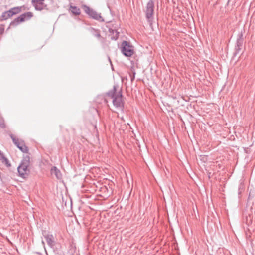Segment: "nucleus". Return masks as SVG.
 Here are the masks:
<instances>
[{"label":"nucleus","mask_w":255,"mask_h":255,"mask_svg":"<svg viewBox=\"0 0 255 255\" xmlns=\"http://www.w3.org/2000/svg\"><path fill=\"white\" fill-rule=\"evenodd\" d=\"M174 99H175L176 97H172Z\"/></svg>","instance_id":"24"},{"label":"nucleus","mask_w":255,"mask_h":255,"mask_svg":"<svg viewBox=\"0 0 255 255\" xmlns=\"http://www.w3.org/2000/svg\"><path fill=\"white\" fill-rule=\"evenodd\" d=\"M180 98L182 99H183L184 100L186 101H188L190 100V97H188V96H186V97H180Z\"/></svg>","instance_id":"20"},{"label":"nucleus","mask_w":255,"mask_h":255,"mask_svg":"<svg viewBox=\"0 0 255 255\" xmlns=\"http://www.w3.org/2000/svg\"><path fill=\"white\" fill-rule=\"evenodd\" d=\"M154 3L153 0H150L146 6V17L149 21H150L154 12Z\"/></svg>","instance_id":"7"},{"label":"nucleus","mask_w":255,"mask_h":255,"mask_svg":"<svg viewBox=\"0 0 255 255\" xmlns=\"http://www.w3.org/2000/svg\"><path fill=\"white\" fill-rule=\"evenodd\" d=\"M107 96H123L121 88L118 85H115L113 88L107 93Z\"/></svg>","instance_id":"8"},{"label":"nucleus","mask_w":255,"mask_h":255,"mask_svg":"<svg viewBox=\"0 0 255 255\" xmlns=\"http://www.w3.org/2000/svg\"><path fill=\"white\" fill-rule=\"evenodd\" d=\"M122 52L127 57H130L133 54V49L131 45L126 41H124L122 43Z\"/></svg>","instance_id":"3"},{"label":"nucleus","mask_w":255,"mask_h":255,"mask_svg":"<svg viewBox=\"0 0 255 255\" xmlns=\"http://www.w3.org/2000/svg\"><path fill=\"white\" fill-rule=\"evenodd\" d=\"M29 164V157L26 156L24 157L17 168L18 172L20 177L24 178L29 174V170L28 167Z\"/></svg>","instance_id":"1"},{"label":"nucleus","mask_w":255,"mask_h":255,"mask_svg":"<svg viewBox=\"0 0 255 255\" xmlns=\"http://www.w3.org/2000/svg\"><path fill=\"white\" fill-rule=\"evenodd\" d=\"M33 16L32 13L31 12H27L20 15L19 17L15 18L13 21L10 23L11 26H16L20 22H24L25 20L30 19Z\"/></svg>","instance_id":"2"},{"label":"nucleus","mask_w":255,"mask_h":255,"mask_svg":"<svg viewBox=\"0 0 255 255\" xmlns=\"http://www.w3.org/2000/svg\"><path fill=\"white\" fill-rule=\"evenodd\" d=\"M52 174H54L57 179H61L62 175L59 169L55 166L53 167L51 169Z\"/></svg>","instance_id":"11"},{"label":"nucleus","mask_w":255,"mask_h":255,"mask_svg":"<svg viewBox=\"0 0 255 255\" xmlns=\"http://www.w3.org/2000/svg\"><path fill=\"white\" fill-rule=\"evenodd\" d=\"M116 33L117 37H116V38L115 39V40L117 39L118 36V34H119V32H117V31H116Z\"/></svg>","instance_id":"22"},{"label":"nucleus","mask_w":255,"mask_h":255,"mask_svg":"<svg viewBox=\"0 0 255 255\" xmlns=\"http://www.w3.org/2000/svg\"><path fill=\"white\" fill-rule=\"evenodd\" d=\"M0 160H2V162L5 163L7 166L9 167L10 166V164L9 163V162L7 158L5 157L3 154V155L1 156V157L0 158Z\"/></svg>","instance_id":"14"},{"label":"nucleus","mask_w":255,"mask_h":255,"mask_svg":"<svg viewBox=\"0 0 255 255\" xmlns=\"http://www.w3.org/2000/svg\"><path fill=\"white\" fill-rule=\"evenodd\" d=\"M113 98L114 105L118 108L122 109L124 107V103L122 100L123 97H111Z\"/></svg>","instance_id":"9"},{"label":"nucleus","mask_w":255,"mask_h":255,"mask_svg":"<svg viewBox=\"0 0 255 255\" xmlns=\"http://www.w3.org/2000/svg\"><path fill=\"white\" fill-rule=\"evenodd\" d=\"M44 0H32L31 1V2L32 3H35V2H37L38 1H43Z\"/></svg>","instance_id":"21"},{"label":"nucleus","mask_w":255,"mask_h":255,"mask_svg":"<svg viewBox=\"0 0 255 255\" xmlns=\"http://www.w3.org/2000/svg\"><path fill=\"white\" fill-rule=\"evenodd\" d=\"M242 35H240V37L237 39L236 43V46L242 47L243 45V39L241 38Z\"/></svg>","instance_id":"15"},{"label":"nucleus","mask_w":255,"mask_h":255,"mask_svg":"<svg viewBox=\"0 0 255 255\" xmlns=\"http://www.w3.org/2000/svg\"><path fill=\"white\" fill-rule=\"evenodd\" d=\"M241 50V47H237V46H236V48H235V52L234 53V55H237L238 54H239Z\"/></svg>","instance_id":"16"},{"label":"nucleus","mask_w":255,"mask_h":255,"mask_svg":"<svg viewBox=\"0 0 255 255\" xmlns=\"http://www.w3.org/2000/svg\"><path fill=\"white\" fill-rule=\"evenodd\" d=\"M85 12L91 17L99 21H104V19L101 16V14L97 12L94 9L88 6H84Z\"/></svg>","instance_id":"6"},{"label":"nucleus","mask_w":255,"mask_h":255,"mask_svg":"<svg viewBox=\"0 0 255 255\" xmlns=\"http://www.w3.org/2000/svg\"><path fill=\"white\" fill-rule=\"evenodd\" d=\"M44 237L45 239L47 244L50 247H53L55 245L54 238L52 234H43Z\"/></svg>","instance_id":"10"},{"label":"nucleus","mask_w":255,"mask_h":255,"mask_svg":"<svg viewBox=\"0 0 255 255\" xmlns=\"http://www.w3.org/2000/svg\"><path fill=\"white\" fill-rule=\"evenodd\" d=\"M10 137L14 144L23 153H27L28 151V147L25 145L23 140H19L18 138H16L14 135L11 134Z\"/></svg>","instance_id":"5"},{"label":"nucleus","mask_w":255,"mask_h":255,"mask_svg":"<svg viewBox=\"0 0 255 255\" xmlns=\"http://www.w3.org/2000/svg\"><path fill=\"white\" fill-rule=\"evenodd\" d=\"M21 11V7H15L11 8L8 11L2 13L1 15L2 20H6L14 15L20 13Z\"/></svg>","instance_id":"4"},{"label":"nucleus","mask_w":255,"mask_h":255,"mask_svg":"<svg viewBox=\"0 0 255 255\" xmlns=\"http://www.w3.org/2000/svg\"><path fill=\"white\" fill-rule=\"evenodd\" d=\"M2 155H3V153H2L1 151H0V158L1 157V156Z\"/></svg>","instance_id":"23"},{"label":"nucleus","mask_w":255,"mask_h":255,"mask_svg":"<svg viewBox=\"0 0 255 255\" xmlns=\"http://www.w3.org/2000/svg\"><path fill=\"white\" fill-rule=\"evenodd\" d=\"M70 10L73 14L76 15H79L80 14V9L76 6H70Z\"/></svg>","instance_id":"13"},{"label":"nucleus","mask_w":255,"mask_h":255,"mask_svg":"<svg viewBox=\"0 0 255 255\" xmlns=\"http://www.w3.org/2000/svg\"><path fill=\"white\" fill-rule=\"evenodd\" d=\"M0 127L2 128H5V125L3 119H0Z\"/></svg>","instance_id":"17"},{"label":"nucleus","mask_w":255,"mask_h":255,"mask_svg":"<svg viewBox=\"0 0 255 255\" xmlns=\"http://www.w3.org/2000/svg\"><path fill=\"white\" fill-rule=\"evenodd\" d=\"M93 35L94 36L97 37V38H99L100 37V34L99 33V32L97 31H96V30H94V33H93Z\"/></svg>","instance_id":"18"},{"label":"nucleus","mask_w":255,"mask_h":255,"mask_svg":"<svg viewBox=\"0 0 255 255\" xmlns=\"http://www.w3.org/2000/svg\"><path fill=\"white\" fill-rule=\"evenodd\" d=\"M135 72H133L132 74L130 75V77L131 81H133L135 79Z\"/></svg>","instance_id":"19"},{"label":"nucleus","mask_w":255,"mask_h":255,"mask_svg":"<svg viewBox=\"0 0 255 255\" xmlns=\"http://www.w3.org/2000/svg\"><path fill=\"white\" fill-rule=\"evenodd\" d=\"M32 4L36 10L41 11L44 9L43 6V4L42 2L40 3H38V2L35 3H32Z\"/></svg>","instance_id":"12"}]
</instances>
